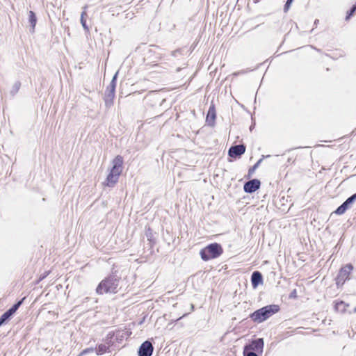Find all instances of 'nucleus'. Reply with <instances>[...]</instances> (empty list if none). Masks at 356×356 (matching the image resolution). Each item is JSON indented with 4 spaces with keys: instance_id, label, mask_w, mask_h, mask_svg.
I'll return each mask as SVG.
<instances>
[{
    "instance_id": "obj_31",
    "label": "nucleus",
    "mask_w": 356,
    "mask_h": 356,
    "mask_svg": "<svg viewBox=\"0 0 356 356\" xmlns=\"http://www.w3.org/2000/svg\"><path fill=\"white\" fill-rule=\"evenodd\" d=\"M354 6H356V3L354 5Z\"/></svg>"
},
{
    "instance_id": "obj_29",
    "label": "nucleus",
    "mask_w": 356,
    "mask_h": 356,
    "mask_svg": "<svg viewBox=\"0 0 356 356\" xmlns=\"http://www.w3.org/2000/svg\"><path fill=\"white\" fill-rule=\"evenodd\" d=\"M319 23V20L318 19H316L314 21V24L316 26Z\"/></svg>"
},
{
    "instance_id": "obj_17",
    "label": "nucleus",
    "mask_w": 356,
    "mask_h": 356,
    "mask_svg": "<svg viewBox=\"0 0 356 356\" xmlns=\"http://www.w3.org/2000/svg\"><path fill=\"white\" fill-rule=\"evenodd\" d=\"M24 300V298L22 300H19L17 302L14 304L8 311L10 312L12 316L16 312V311L18 309V308L20 307V305L22 304L23 301Z\"/></svg>"
},
{
    "instance_id": "obj_25",
    "label": "nucleus",
    "mask_w": 356,
    "mask_h": 356,
    "mask_svg": "<svg viewBox=\"0 0 356 356\" xmlns=\"http://www.w3.org/2000/svg\"><path fill=\"white\" fill-rule=\"evenodd\" d=\"M243 356H258V355L252 351L245 350L243 349Z\"/></svg>"
},
{
    "instance_id": "obj_26",
    "label": "nucleus",
    "mask_w": 356,
    "mask_h": 356,
    "mask_svg": "<svg viewBox=\"0 0 356 356\" xmlns=\"http://www.w3.org/2000/svg\"><path fill=\"white\" fill-rule=\"evenodd\" d=\"M171 55L175 57L177 55H182V50L181 49H178L175 51H172Z\"/></svg>"
},
{
    "instance_id": "obj_5",
    "label": "nucleus",
    "mask_w": 356,
    "mask_h": 356,
    "mask_svg": "<svg viewBox=\"0 0 356 356\" xmlns=\"http://www.w3.org/2000/svg\"><path fill=\"white\" fill-rule=\"evenodd\" d=\"M353 269V266L351 264H348L340 268L339 274L336 278V284L338 287L342 286L345 282L349 280V275Z\"/></svg>"
},
{
    "instance_id": "obj_23",
    "label": "nucleus",
    "mask_w": 356,
    "mask_h": 356,
    "mask_svg": "<svg viewBox=\"0 0 356 356\" xmlns=\"http://www.w3.org/2000/svg\"><path fill=\"white\" fill-rule=\"evenodd\" d=\"M293 1V0H287L286 1V3L284 6V12L286 13L289 10Z\"/></svg>"
},
{
    "instance_id": "obj_9",
    "label": "nucleus",
    "mask_w": 356,
    "mask_h": 356,
    "mask_svg": "<svg viewBox=\"0 0 356 356\" xmlns=\"http://www.w3.org/2000/svg\"><path fill=\"white\" fill-rule=\"evenodd\" d=\"M261 182L259 179H253L245 183L243 190L245 193H252L259 188Z\"/></svg>"
},
{
    "instance_id": "obj_27",
    "label": "nucleus",
    "mask_w": 356,
    "mask_h": 356,
    "mask_svg": "<svg viewBox=\"0 0 356 356\" xmlns=\"http://www.w3.org/2000/svg\"><path fill=\"white\" fill-rule=\"evenodd\" d=\"M94 349L92 348H86L85 350H83L81 353V355H85L88 353H90V352H93Z\"/></svg>"
},
{
    "instance_id": "obj_24",
    "label": "nucleus",
    "mask_w": 356,
    "mask_h": 356,
    "mask_svg": "<svg viewBox=\"0 0 356 356\" xmlns=\"http://www.w3.org/2000/svg\"><path fill=\"white\" fill-rule=\"evenodd\" d=\"M355 10H356V6H353L350 8V10L348 12L346 19L348 20L350 17V16L353 15V13L355 12Z\"/></svg>"
},
{
    "instance_id": "obj_1",
    "label": "nucleus",
    "mask_w": 356,
    "mask_h": 356,
    "mask_svg": "<svg viewBox=\"0 0 356 356\" xmlns=\"http://www.w3.org/2000/svg\"><path fill=\"white\" fill-rule=\"evenodd\" d=\"M120 282V278L117 275H109L99 284L96 292L99 295L107 293H115L118 292Z\"/></svg>"
},
{
    "instance_id": "obj_22",
    "label": "nucleus",
    "mask_w": 356,
    "mask_h": 356,
    "mask_svg": "<svg viewBox=\"0 0 356 356\" xmlns=\"http://www.w3.org/2000/svg\"><path fill=\"white\" fill-rule=\"evenodd\" d=\"M263 159H260L252 168L249 169L248 174L250 175L259 166L262 162Z\"/></svg>"
},
{
    "instance_id": "obj_16",
    "label": "nucleus",
    "mask_w": 356,
    "mask_h": 356,
    "mask_svg": "<svg viewBox=\"0 0 356 356\" xmlns=\"http://www.w3.org/2000/svg\"><path fill=\"white\" fill-rule=\"evenodd\" d=\"M87 6H85L83 8V11L81 14V19H80V22H81V24L83 26V28L84 29L85 31H89V28L88 26V25L86 24V21L85 19V16L87 15L86 14V9H87Z\"/></svg>"
},
{
    "instance_id": "obj_21",
    "label": "nucleus",
    "mask_w": 356,
    "mask_h": 356,
    "mask_svg": "<svg viewBox=\"0 0 356 356\" xmlns=\"http://www.w3.org/2000/svg\"><path fill=\"white\" fill-rule=\"evenodd\" d=\"M335 309L337 311L344 312L346 310V305L343 301L337 302L335 304Z\"/></svg>"
},
{
    "instance_id": "obj_2",
    "label": "nucleus",
    "mask_w": 356,
    "mask_h": 356,
    "mask_svg": "<svg viewBox=\"0 0 356 356\" xmlns=\"http://www.w3.org/2000/svg\"><path fill=\"white\" fill-rule=\"evenodd\" d=\"M123 161V158L120 155L116 156L113 160V166L106 179V186L112 187L118 182L119 177L122 172Z\"/></svg>"
},
{
    "instance_id": "obj_14",
    "label": "nucleus",
    "mask_w": 356,
    "mask_h": 356,
    "mask_svg": "<svg viewBox=\"0 0 356 356\" xmlns=\"http://www.w3.org/2000/svg\"><path fill=\"white\" fill-rule=\"evenodd\" d=\"M29 22L32 29V32H34L35 26L37 22V18L33 11H29Z\"/></svg>"
},
{
    "instance_id": "obj_13",
    "label": "nucleus",
    "mask_w": 356,
    "mask_h": 356,
    "mask_svg": "<svg viewBox=\"0 0 356 356\" xmlns=\"http://www.w3.org/2000/svg\"><path fill=\"white\" fill-rule=\"evenodd\" d=\"M114 97L115 92L105 91L104 102L106 107L109 108L113 105Z\"/></svg>"
},
{
    "instance_id": "obj_7",
    "label": "nucleus",
    "mask_w": 356,
    "mask_h": 356,
    "mask_svg": "<svg viewBox=\"0 0 356 356\" xmlns=\"http://www.w3.org/2000/svg\"><path fill=\"white\" fill-rule=\"evenodd\" d=\"M356 200V193L349 197L344 202L342 203L334 211L337 215L343 214L348 209H350Z\"/></svg>"
},
{
    "instance_id": "obj_28",
    "label": "nucleus",
    "mask_w": 356,
    "mask_h": 356,
    "mask_svg": "<svg viewBox=\"0 0 356 356\" xmlns=\"http://www.w3.org/2000/svg\"><path fill=\"white\" fill-rule=\"evenodd\" d=\"M296 290H293L291 294H290V298H296Z\"/></svg>"
},
{
    "instance_id": "obj_18",
    "label": "nucleus",
    "mask_w": 356,
    "mask_h": 356,
    "mask_svg": "<svg viewBox=\"0 0 356 356\" xmlns=\"http://www.w3.org/2000/svg\"><path fill=\"white\" fill-rule=\"evenodd\" d=\"M12 314L7 310L0 317V321L3 324H6L11 318Z\"/></svg>"
},
{
    "instance_id": "obj_8",
    "label": "nucleus",
    "mask_w": 356,
    "mask_h": 356,
    "mask_svg": "<svg viewBox=\"0 0 356 356\" xmlns=\"http://www.w3.org/2000/svg\"><path fill=\"white\" fill-rule=\"evenodd\" d=\"M154 350L152 343L147 340L144 341L139 347L138 350V356H151Z\"/></svg>"
},
{
    "instance_id": "obj_3",
    "label": "nucleus",
    "mask_w": 356,
    "mask_h": 356,
    "mask_svg": "<svg viewBox=\"0 0 356 356\" xmlns=\"http://www.w3.org/2000/svg\"><path fill=\"white\" fill-rule=\"evenodd\" d=\"M280 307L277 305H270L263 307L252 313L250 316L251 319L257 323H262L271 316L279 312Z\"/></svg>"
},
{
    "instance_id": "obj_12",
    "label": "nucleus",
    "mask_w": 356,
    "mask_h": 356,
    "mask_svg": "<svg viewBox=\"0 0 356 356\" xmlns=\"http://www.w3.org/2000/svg\"><path fill=\"white\" fill-rule=\"evenodd\" d=\"M251 282L254 288H256L259 284H262L263 277L259 271H254L252 273Z\"/></svg>"
},
{
    "instance_id": "obj_11",
    "label": "nucleus",
    "mask_w": 356,
    "mask_h": 356,
    "mask_svg": "<svg viewBox=\"0 0 356 356\" xmlns=\"http://www.w3.org/2000/svg\"><path fill=\"white\" fill-rule=\"evenodd\" d=\"M216 109L213 104H211L209 108L206 121L208 123L209 125L213 126L214 124V122L216 120Z\"/></svg>"
},
{
    "instance_id": "obj_20",
    "label": "nucleus",
    "mask_w": 356,
    "mask_h": 356,
    "mask_svg": "<svg viewBox=\"0 0 356 356\" xmlns=\"http://www.w3.org/2000/svg\"><path fill=\"white\" fill-rule=\"evenodd\" d=\"M21 83L19 81H16L12 86L10 94L14 96L19 90Z\"/></svg>"
},
{
    "instance_id": "obj_30",
    "label": "nucleus",
    "mask_w": 356,
    "mask_h": 356,
    "mask_svg": "<svg viewBox=\"0 0 356 356\" xmlns=\"http://www.w3.org/2000/svg\"><path fill=\"white\" fill-rule=\"evenodd\" d=\"M3 325L1 321H0V327Z\"/></svg>"
},
{
    "instance_id": "obj_10",
    "label": "nucleus",
    "mask_w": 356,
    "mask_h": 356,
    "mask_svg": "<svg viewBox=\"0 0 356 356\" xmlns=\"http://www.w3.org/2000/svg\"><path fill=\"white\" fill-rule=\"evenodd\" d=\"M245 152V146L243 144L232 146L228 151V154L232 158L241 156Z\"/></svg>"
},
{
    "instance_id": "obj_4",
    "label": "nucleus",
    "mask_w": 356,
    "mask_h": 356,
    "mask_svg": "<svg viewBox=\"0 0 356 356\" xmlns=\"http://www.w3.org/2000/svg\"><path fill=\"white\" fill-rule=\"evenodd\" d=\"M222 248L220 244L213 243L208 245L200 250V254L204 261L216 259L222 254Z\"/></svg>"
},
{
    "instance_id": "obj_15",
    "label": "nucleus",
    "mask_w": 356,
    "mask_h": 356,
    "mask_svg": "<svg viewBox=\"0 0 356 356\" xmlns=\"http://www.w3.org/2000/svg\"><path fill=\"white\" fill-rule=\"evenodd\" d=\"M117 76H118V72H116L114 74L111 81L110 82V84L107 86L106 91H108V92H115Z\"/></svg>"
},
{
    "instance_id": "obj_6",
    "label": "nucleus",
    "mask_w": 356,
    "mask_h": 356,
    "mask_svg": "<svg viewBox=\"0 0 356 356\" xmlns=\"http://www.w3.org/2000/svg\"><path fill=\"white\" fill-rule=\"evenodd\" d=\"M264 346V341L263 338H258L252 340L250 343L247 344L244 346L243 349L249 351H255L257 353H262Z\"/></svg>"
},
{
    "instance_id": "obj_19",
    "label": "nucleus",
    "mask_w": 356,
    "mask_h": 356,
    "mask_svg": "<svg viewBox=\"0 0 356 356\" xmlns=\"http://www.w3.org/2000/svg\"><path fill=\"white\" fill-rule=\"evenodd\" d=\"M108 348V347L106 344H102V343L99 344L96 348V353L97 355H102L106 352Z\"/></svg>"
}]
</instances>
